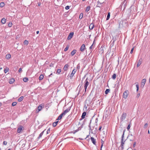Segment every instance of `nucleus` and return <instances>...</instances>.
Masks as SVG:
<instances>
[{"instance_id": "nucleus-1", "label": "nucleus", "mask_w": 150, "mask_h": 150, "mask_svg": "<svg viewBox=\"0 0 150 150\" xmlns=\"http://www.w3.org/2000/svg\"><path fill=\"white\" fill-rule=\"evenodd\" d=\"M97 120V118L96 120V121ZM91 122H90V123L89 124V129L90 130H91L92 132L93 130L94 131H96L97 129V123H96V122L94 123V124H93V126L92 127H91V126L90 125V124L91 123Z\"/></svg>"}, {"instance_id": "nucleus-2", "label": "nucleus", "mask_w": 150, "mask_h": 150, "mask_svg": "<svg viewBox=\"0 0 150 150\" xmlns=\"http://www.w3.org/2000/svg\"><path fill=\"white\" fill-rule=\"evenodd\" d=\"M125 130H124L123 131V133L122 136V139H121V144L120 146L122 149H123L124 148V144H125V141H124L123 140V138L124 137V133L125 132Z\"/></svg>"}, {"instance_id": "nucleus-3", "label": "nucleus", "mask_w": 150, "mask_h": 150, "mask_svg": "<svg viewBox=\"0 0 150 150\" xmlns=\"http://www.w3.org/2000/svg\"><path fill=\"white\" fill-rule=\"evenodd\" d=\"M84 88L85 89V92H86L87 86L89 84V83L88 81V78H87L84 82Z\"/></svg>"}, {"instance_id": "nucleus-4", "label": "nucleus", "mask_w": 150, "mask_h": 150, "mask_svg": "<svg viewBox=\"0 0 150 150\" xmlns=\"http://www.w3.org/2000/svg\"><path fill=\"white\" fill-rule=\"evenodd\" d=\"M128 94V91L127 90L125 91L123 93V97L126 99L127 98Z\"/></svg>"}, {"instance_id": "nucleus-5", "label": "nucleus", "mask_w": 150, "mask_h": 150, "mask_svg": "<svg viewBox=\"0 0 150 150\" xmlns=\"http://www.w3.org/2000/svg\"><path fill=\"white\" fill-rule=\"evenodd\" d=\"M126 114L125 112H123L122 115L121 116V117L120 119L122 121H123L126 118Z\"/></svg>"}, {"instance_id": "nucleus-6", "label": "nucleus", "mask_w": 150, "mask_h": 150, "mask_svg": "<svg viewBox=\"0 0 150 150\" xmlns=\"http://www.w3.org/2000/svg\"><path fill=\"white\" fill-rule=\"evenodd\" d=\"M23 127L22 126H20L18 128L17 132L18 133H20L22 130Z\"/></svg>"}, {"instance_id": "nucleus-7", "label": "nucleus", "mask_w": 150, "mask_h": 150, "mask_svg": "<svg viewBox=\"0 0 150 150\" xmlns=\"http://www.w3.org/2000/svg\"><path fill=\"white\" fill-rule=\"evenodd\" d=\"M74 33L73 32L70 33L67 37V39L69 40L71 39Z\"/></svg>"}, {"instance_id": "nucleus-8", "label": "nucleus", "mask_w": 150, "mask_h": 150, "mask_svg": "<svg viewBox=\"0 0 150 150\" xmlns=\"http://www.w3.org/2000/svg\"><path fill=\"white\" fill-rule=\"evenodd\" d=\"M71 107H69L67 109L65 110L63 112V113L65 115L70 110Z\"/></svg>"}, {"instance_id": "nucleus-9", "label": "nucleus", "mask_w": 150, "mask_h": 150, "mask_svg": "<svg viewBox=\"0 0 150 150\" xmlns=\"http://www.w3.org/2000/svg\"><path fill=\"white\" fill-rule=\"evenodd\" d=\"M85 48V45L84 44L82 45L80 48V50L81 52H83Z\"/></svg>"}, {"instance_id": "nucleus-10", "label": "nucleus", "mask_w": 150, "mask_h": 150, "mask_svg": "<svg viewBox=\"0 0 150 150\" xmlns=\"http://www.w3.org/2000/svg\"><path fill=\"white\" fill-rule=\"evenodd\" d=\"M76 72V70L75 69H74L72 71V72L71 73V74L70 75V77L71 78L73 77V76H74V74Z\"/></svg>"}, {"instance_id": "nucleus-11", "label": "nucleus", "mask_w": 150, "mask_h": 150, "mask_svg": "<svg viewBox=\"0 0 150 150\" xmlns=\"http://www.w3.org/2000/svg\"><path fill=\"white\" fill-rule=\"evenodd\" d=\"M91 140L94 144H96V140L93 137H91Z\"/></svg>"}, {"instance_id": "nucleus-12", "label": "nucleus", "mask_w": 150, "mask_h": 150, "mask_svg": "<svg viewBox=\"0 0 150 150\" xmlns=\"http://www.w3.org/2000/svg\"><path fill=\"white\" fill-rule=\"evenodd\" d=\"M69 67V65L67 64H65L63 68L64 71H67V70Z\"/></svg>"}, {"instance_id": "nucleus-13", "label": "nucleus", "mask_w": 150, "mask_h": 150, "mask_svg": "<svg viewBox=\"0 0 150 150\" xmlns=\"http://www.w3.org/2000/svg\"><path fill=\"white\" fill-rule=\"evenodd\" d=\"M64 115L62 113V114H61L58 117L57 119V120H60L61 119H62V116Z\"/></svg>"}, {"instance_id": "nucleus-14", "label": "nucleus", "mask_w": 150, "mask_h": 150, "mask_svg": "<svg viewBox=\"0 0 150 150\" xmlns=\"http://www.w3.org/2000/svg\"><path fill=\"white\" fill-rule=\"evenodd\" d=\"M15 81V79L13 78H12L10 79L9 81V83L10 84H12Z\"/></svg>"}, {"instance_id": "nucleus-15", "label": "nucleus", "mask_w": 150, "mask_h": 150, "mask_svg": "<svg viewBox=\"0 0 150 150\" xmlns=\"http://www.w3.org/2000/svg\"><path fill=\"white\" fill-rule=\"evenodd\" d=\"M1 22L3 24L5 23H6V19L4 18H2Z\"/></svg>"}, {"instance_id": "nucleus-16", "label": "nucleus", "mask_w": 150, "mask_h": 150, "mask_svg": "<svg viewBox=\"0 0 150 150\" xmlns=\"http://www.w3.org/2000/svg\"><path fill=\"white\" fill-rule=\"evenodd\" d=\"M86 112H83L82 114V115L81 116V118L82 119H84V118H85V116H86Z\"/></svg>"}, {"instance_id": "nucleus-17", "label": "nucleus", "mask_w": 150, "mask_h": 150, "mask_svg": "<svg viewBox=\"0 0 150 150\" xmlns=\"http://www.w3.org/2000/svg\"><path fill=\"white\" fill-rule=\"evenodd\" d=\"M94 27V25L93 23L91 24L89 26V28L90 30H92L93 29V28Z\"/></svg>"}, {"instance_id": "nucleus-18", "label": "nucleus", "mask_w": 150, "mask_h": 150, "mask_svg": "<svg viewBox=\"0 0 150 150\" xmlns=\"http://www.w3.org/2000/svg\"><path fill=\"white\" fill-rule=\"evenodd\" d=\"M76 51V50H73L71 52V55L72 56H73L75 54Z\"/></svg>"}, {"instance_id": "nucleus-19", "label": "nucleus", "mask_w": 150, "mask_h": 150, "mask_svg": "<svg viewBox=\"0 0 150 150\" xmlns=\"http://www.w3.org/2000/svg\"><path fill=\"white\" fill-rule=\"evenodd\" d=\"M44 76L43 75L41 74L40 75L39 77V80L40 81L42 80Z\"/></svg>"}, {"instance_id": "nucleus-20", "label": "nucleus", "mask_w": 150, "mask_h": 150, "mask_svg": "<svg viewBox=\"0 0 150 150\" xmlns=\"http://www.w3.org/2000/svg\"><path fill=\"white\" fill-rule=\"evenodd\" d=\"M146 79H143L142 81V83L143 85V86H144L145 85V83L146 82Z\"/></svg>"}, {"instance_id": "nucleus-21", "label": "nucleus", "mask_w": 150, "mask_h": 150, "mask_svg": "<svg viewBox=\"0 0 150 150\" xmlns=\"http://www.w3.org/2000/svg\"><path fill=\"white\" fill-rule=\"evenodd\" d=\"M58 122V121H56V122H54L52 124V126L54 127H55L57 125V123Z\"/></svg>"}, {"instance_id": "nucleus-22", "label": "nucleus", "mask_w": 150, "mask_h": 150, "mask_svg": "<svg viewBox=\"0 0 150 150\" xmlns=\"http://www.w3.org/2000/svg\"><path fill=\"white\" fill-rule=\"evenodd\" d=\"M41 105H40L38 107V112L40 111L41 110L42 108V106H41Z\"/></svg>"}, {"instance_id": "nucleus-23", "label": "nucleus", "mask_w": 150, "mask_h": 150, "mask_svg": "<svg viewBox=\"0 0 150 150\" xmlns=\"http://www.w3.org/2000/svg\"><path fill=\"white\" fill-rule=\"evenodd\" d=\"M23 98V96H21L18 99V101L19 102H21V101Z\"/></svg>"}, {"instance_id": "nucleus-24", "label": "nucleus", "mask_w": 150, "mask_h": 150, "mask_svg": "<svg viewBox=\"0 0 150 150\" xmlns=\"http://www.w3.org/2000/svg\"><path fill=\"white\" fill-rule=\"evenodd\" d=\"M98 3V7H100L101 6V4L103 3H101L99 1H98L97 2Z\"/></svg>"}, {"instance_id": "nucleus-25", "label": "nucleus", "mask_w": 150, "mask_h": 150, "mask_svg": "<svg viewBox=\"0 0 150 150\" xmlns=\"http://www.w3.org/2000/svg\"><path fill=\"white\" fill-rule=\"evenodd\" d=\"M44 130L43 131H42L40 134L39 136L38 137V139H40V138L42 136V135H43V133H44Z\"/></svg>"}, {"instance_id": "nucleus-26", "label": "nucleus", "mask_w": 150, "mask_h": 150, "mask_svg": "<svg viewBox=\"0 0 150 150\" xmlns=\"http://www.w3.org/2000/svg\"><path fill=\"white\" fill-rule=\"evenodd\" d=\"M11 55L10 54H7L6 57V58L8 59H9L11 58Z\"/></svg>"}, {"instance_id": "nucleus-27", "label": "nucleus", "mask_w": 150, "mask_h": 150, "mask_svg": "<svg viewBox=\"0 0 150 150\" xmlns=\"http://www.w3.org/2000/svg\"><path fill=\"white\" fill-rule=\"evenodd\" d=\"M110 89H106L105 91V93L106 94H107L109 92Z\"/></svg>"}, {"instance_id": "nucleus-28", "label": "nucleus", "mask_w": 150, "mask_h": 150, "mask_svg": "<svg viewBox=\"0 0 150 150\" xmlns=\"http://www.w3.org/2000/svg\"><path fill=\"white\" fill-rule=\"evenodd\" d=\"M110 13L109 12L108 13V14L107 15V17L106 18V20H108L109 18H110Z\"/></svg>"}, {"instance_id": "nucleus-29", "label": "nucleus", "mask_w": 150, "mask_h": 150, "mask_svg": "<svg viewBox=\"0 0 150 150\" xmlns=\"http://www.w3.org/2000/svg\"><path fill=\"white\" fill-rule=\"evenodd\" d=\"M5 4L4 2H1L0 3V7H2L4 6Z\"/></svg>"}, {"instance_id": "nucleus-30", "label": "nucleus", "mask_w": 150, "mask_h": 150, "mask_svg": "<svg viewBox=\"0 0 150 150\" xmlns=\"http://www.w3.org/2000/svg\"><path fill=\"white\" fill-rule=\"evenodd\" d=\"M90 6H87L86 7V12H88L90 10Z\"/></svg>"}, {"instance_id": "nucleus-31", "label": "nucleus", "mask_w": 150, "mask_h": 150, "mask_svg": "<svg viewBox=\"0 0 150 150\" xmlns=\"http://www.w3.org/2000/svg\"><path fill=\"white\" fill-rule=\"evenodd\" d=\"M116 78V74H114L112 76V78L113 79H115Z\"/></svg>"}, {"instance_id": "nucleus-32", "label": "nucleus", "mask_w": 150, "mask_h": 150, "mask_svg": "<svg viewBox=\"0 0 150 150\" xmlns=\"http://www.w3.org/2000/svg\"><path fill=\"white\" fill-rule=\"evenodd\" d=\"M28 81V78H25L23 79V81L25 82H26Z\"/></svg>"}, {"instance_id": "nucleus-33", "label": "nucleus", "mask_w": 150, "mask_h": 150, "mask_svg": "<svg viewBox=\"0 0 150 150\" xmlns=\"http://www.w3.org/2000/svg\"><path fill=\"white\" fill-rule=\"evenodd\" d=\"M28 43V42L27 40H25L24 42V44L25 45H27Z\"/></svg>"}, {"instance_id": "nucleus-34", "label": "nucleus", "mask_w": 150, "mask_h": 150, "mask_svg": "<svg viewBox=\"0 0 150 150\" xmlns=\"http://www.w3.org/2000/svg\"><path fill=\"white\" fill-rule=\"evenodd\" d=\"M131 124V122H129V124H128V126L127 127V129H128V130L130 129V127Z\"/></svg>"}, {"instance_id": "nucleus-35", "label": "nucleus", "mask_w": 150, "mask_h": 150, "mask_svg": "<svg viewBox=\"0 0 150 150\" xmlns=\"http://www.w3.org/2000/svg\"><path fill=\"white\" fill-rule=\"evenodd\" d=\"M69 46L67 45L66 46V47L64 49V51H67L69 48Z\"/></svg>"}, {"instance_id": "nucleus-36", "label": "nucleus", "mask_w": 150, "mask_h": 150, "mask_svg": "<svg viewBox=\"0 0 150 150\" xmlns=\"http://www.w3.org/2000/svg\"><path fill=\"white\" fill-rule=\"evenodd\" d=\"M8 71V69L6 68L4 69V71L5 73H6Z\"/></svg>"}, {"instance_id": "nucleus-37", "label": "nucleus", "mask_w": 150, "mask_h": 150, "mask_svg": "<svg viewBox=\"0 0 150 150\" xmlns=\"http://www.w3.org/2000/svg\"><path fill=\"white\" fill-rule=\"evenodd\" d=\"M83 17V14L82 13H80L79 16V18L81 19Z\"/></svg>"}, {"instance_id": "nucleus-38", "label": "nucleus", "mask_w": 150, "mask_h": 150, "mask_svg": "<svg viewBox=\"0 0 150 150\" xmlns=\"http://www.w3.org/2000/svg\"><path fill=\"white\" fill-rule=\"evenodd\" d=\"M141 64V63H140V61H138V62H137V67H139L140 65Z\"/></svg>"}, {"instance_id": "nucleus-39", "label": "nucleus", "mask_w": 150, "mask_h": 150, "mask_svg": "<svg viewBox=\"0 0 150 150\" xmlns=\"http://www.w3.org/2000/svg\"><path fill=\"white\" fill-rule=\"evenodd\" d=\"M17 104V103L15 102H14L12 103V105L13 106H15Z\"/></svg>"}, {"instance_id": "nucleus-40", "label": "nucleus", "mask_w": 150, "mask_h": 150, "mask_svg": "<svg viewBox=\"0 0 150 150\" xmlns=\"http://www.w3.org/2000/svg\"><path fill=\"white\" fill-rule=\"evenodd\" d=\"M148 125V124L147 123H145L144 126V128H146L147 127Z\"/></svg>"}, {"instance_id": "nucleus-41", "label": "nucleus", "mask_w": 150, "mask_h": 150, "mask_svg": "<svg viewBox=\"0 0 150 150\" xmlns=\"http://www.w3.org/2000/svg\"><path fill=\"white\" fill-rule=\"evenodd\" d=\"M104 142L102 139H101V148H102V147L103 146V144H104Z\"/></svg>"}, {"instance_id": "nucleus-42", "label": "nucleus", "mask_w": 150, "mask_h": 150, "mask_svg": "<svg viewBox=\"0 0 150 150\" xmlns=\"http://www.w3.org/2000/svg\"><path fill=\"white\" fill-rule=\"evenodd\" d=\"M61 71V70L60 69H57V72L58 74H59Z\"/></svg>"}, {"instance_id": "nucleus-43", "label": "nucleus", "mask_w": 150, "mask_h": 150, "mask_svg": "<svg viewBox=\"0 0 150 150\" xmlns=\"http://www.w3.org/2000/svg\"><path fill=\"white\" fill-rule=\"evenodd\" d=\"M12 24L11 23H9L8 24V26L9 27H11L12 26Z\"/></svg>"}, {"instance_id": "nucleus-44", "label": "nucleus", "mask_w": 150, "mask_h": 150, "mask_svg": "<svg viewBox=\"0 0 150 150\" xmlns=\"http://www.w3.org/2000/svg\"><path fill=\"white\" fill-rule=\"evenodd\" d=\"M136 86L137 87V91H138L139 90V86L138 84H137L136 85Z\"/></svg>"}, {"instance_id": "nucleus-45", "label": "nucleus", "mask_w": 150, "mask_h": 150, "mask_svg": "<svg viewBox=\"0 0 150 150\" xmlns=\"http://www.w3.org/2000/svg\"><path fill=\"white\" fill-rule=\"evenodd\" d=\"M93 43L92 44V45L89 47V49H92L94 48V46H93Z\"/></svg>"}, {"instance_id": "nucleus-46", "label": "nucleus", "mask_w": 150, "mask_h": 150, "mask_svg": "<svg viewBox=\"0 0 150 150\" xmlns=\"http://www.w3.org/2000/svg\"><path fill=\"white\" fill-rule=\"evenodd\" d=\"M50 128H49L47 130V134H49V133H50Z\"/></svg>"}, {"instance_id": "nucleus-47", "label": "nucleus", "mask_w": 150, "mask_h": 150, "mask_svg": "<svg viewBox=\"0 0 150 150\" xmlns=\"http://www.w3.org/2000/svg\"><path fill=\"white\" fill-rule=\"evenodd\" d=\"M7 142L5 141H4L3 142V144L4 145H7Z\"/></svg>"}, {"instance_id": "nucleus-48", "label": "nucleus", "mask_w": 150, "mask_h": 150, "mask_svg": "<svg viewBox=\"0 0 150 150\" xmlns=\"http://www.w3.org/2000/svg\"><path fill=\"white\" fill-rule=\"evenodd\" d=\"M65 8L66 10H68L69 8V6H67L65 7Z\"/></svg>"}, {"instance_id": "nucleus-49", "label": "nucleus", "mask_w": 150, "mask_h": 150, "mask_svg": "<svg viewBox=\"0 0 150 150\" xmlns=\"http://www.w3.org/2000/svg\"><path fill=\"white\" fill-rule=\"evenodd\" d=\"M134 49V47H133V48H132V49H131V51H130V53L131 54L133 52Z\"/></svg>"}, {"instance_id": "nucleus-50", "label": "nucleus", "mask_w": 150, "mask_h": 150, "mask_svg": "<svg viewBox=\"0 0 150 150\" xmlns=\"http://www.w3.org/2000/svg\"><path fill=\"white\" fill-rule=\"evenodd\" d=\"M22 71V69L21 68H19L18 72L19 73H21V71Z\"/></svg>"}, {"instance_id": "nucleus-51", "label": "nucleus", "mask_w": 150, "mask_h": 150, "mask_svg": "<svg viewBox=\"0 0 150 150\" xmlns=\"http://www.w3.org/2000/svg\"><path fill=\"white\" fill-rule=\"evenodd\" d=\"M136 142H134L133 144V147H135V146H136Z\"/></svg>"}, {"instance_id": "nucleus-52", "label": "nucleus", "mask_w": 150, "mask_h": 150, "mask_svg": "<svg viewBox=\"0 0 150 150\" xmlns=\"http://www.w3.org/2000/svg\"><path fill=\"white\" fill-rule=\"evenodd\" d=\"M111 53H112V55H111V57H113V54H114V51H112L111 52Z\"/></svg>"}, {"instance_id": "nucleus-53", "label": "nucleus", "mask_w": 150, "mask_h": 150, "mask_svg": "<svg viewBox=\"0 0 150 150\" xmlns=\"http://www.w3.org/2000/svg\"><path fill=\"white\" fill-rule=\"evenodd\" d=\"M139 96H140V93H138L137 96V98H138Z\"/></svg>"}, {"instance_id": "nucleus-54", "label": "nucleus", "mask_w": 150, "mask_h": 150, "mask_svg": "<svg viewBox=\"0 0 150 150\" xmlns=\"http://www.w3.org/2000/svg\"><path fill=\"white\" fill-rule=\"evenodd\" d=\"M102 128V127L101 126H100V127H99V130L100 131H101Z\"/></svg>"}, {"instance_id": "nucleus-55", "label": "nucleus", "mask_w": 150, "mask_h": 150, "mask_svg": "<svg viewBox=\"0 0 150 150\" xmlns=\"http://www.w3.org/2000/svg\"><path fill=\"white\" fill-rule=\"evenodd\" d=\"M40 3H38V6H40Z\"/></svg>"}, {"instance_id": "nucleus-56", "label": "nucleus", "mask_w": 150, "mask_h": 150, "mask_svg": "<svg viewBox=\"0 0 150 150\" xmlns=\"http://www.w3.org/2000/svg\"><path fill=\"white\" fill-rule=\"evenodd\" d=\"M84 108H86H86H87V106H86V105H84Z\"/></svg>"}, {"instance_id": "nucleus-57", "label": "nucleus", "mask_w": 150, "mask_h": 150, "mask_svg": "<svg viewBox=\"0 0 150 150\" xmlns=\"http://www.w3.org/2000/svg\"><path fill=\"white\" fill-rule=\"evenodd\" d=\"M39 31H37L36 32V33L37 34H38L39 33Z\"/></svg>"}, {"instance_id": "nucleus-58", "label": "nucleus", "mask_w": 150, "mask_h": 150, "mask_svg": "<svg viewBox=\"0 0 150 150\" xmlns=\"http://www.w3.org/2000/svg\"><path fill=\"white\" fill-rule=\"evenodd\" d=\"M2 105V103H0V107Z\"/></svg>"}, {"instance_id": "nucleus-59", "label": "nucleus", "mask_w": 150, "mask_h": 150, "mask_svg": "<svg viewBox=\"0 0 150 150\" xmlns=\"http://www.w3.org/2000/svg\"><path fill=\"white\" fill-rule=\"evenodd\" d=\"M52 74L51 73L49 76H50L51 75H52Z\"/></svg>"}, {"instance_id": "nucleus-60", "label": "nucleus", "mask_w": 150, "mask_h": 150, "mask_svg": "<svg viewBox=\"0 0 150 150\" xmlns=\"http://www.w3.org/2000/svg\"><path fill=\"white\" fill-rule=\"evenodd\" d=\"M148 133L149 134V130L148 131Z\"/></svg>"}, {"instance_id": "nucleus-61", "label": "nucleus", "mask_w": 150, "mask_h": 150, "mask_svg": "<svg viewBox=\"0 0 150 150\" xmlns=\"http://www.w3.org/2000/svg\"><path fill=\"white\" fill-rule=\"evenodd\" d=\"M102 148H101V147H100V150H102Z\"/></svg>"}, {"instance_id": "nucleus-62", "label": "nucleus", "mask_w": 150, "mask_h": 150, "mask_svg": "<svg viewBox=\"0 0 150 150\" xmlns=\"http://www.w3.org/2000/svg\"><path fill=\"white\" fill-rule=\"evenodd\" d=\"M8 150H11V149H8Z\"/></svg>"}, {"instance_id": "nucleus-63", "label": "nucleus", "mask_w": 150, "mask_h": 150, "mask_svg": "<svg viewBox=\"0 0 150 150\" xmlns=\"http://www.w3.org/2000/svg\"><path fill=\"white\" fill-rule=\"evenodd\" d=\"M2 69V68H0V69Z\"/></svg>"}, {"instance_id": "nucleus-64", "label": "nucleus", "mask_w": 150, "mask_h": 150, "mask_svg": "<svg viewBox=\"0 0 150 150\" xmlns=\"http://www.w3.org/2000/svg\"><path fill=\"white\" fill-rule=\"evenodd\" d=\"M133 150H136V149H133Z\"/></svg>"}]
</instances>
